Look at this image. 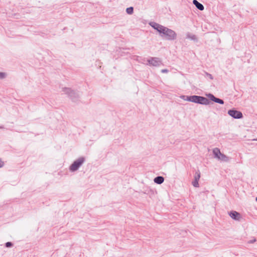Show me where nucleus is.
<instances>
[{"instance_id":"obj_1","label":"nucleus","mask_w":257,"mask_h":257,"mask_svg":"<svg viewBox=\"0 0 257 257\" xmlns=\"http://www.w3.org/2000/svg\"><path fill=\"white\" fill-rule=\"evenodd\" d=\"M149 25L159 33L163 39L174 41L177 38L176 33L172 29L154 22H150Z\"/></svg>"},{"instance_id":"obj_2","label":"nucleus","mask_w":257,"mask_h":257,"mask_svg":"<svg viewBox=\"0 0 257 257\" xmlns=\"http://www.w3.org/2000/svg\"><path fill=\"white\" fill-rule=\"evenodd\" d=\"M206 96L209 98L199 95H190V102L198 103L202 105H208L210 103V100L215 102L216 103H219L220 104H223L224 103L223 99L216 97L213 94L209 93L206 94Z\"/></svg>"},{"instance_id":"obj_3","label":"nucleus","mask_w":257,"mask_h":257,"mask_svg":"<svg viewBox=\"0 0 257 257\" xmlns=\"http://www.w3.org/2000/svg\"><path fill=\"white\" fill-rule=\"evenodd\" d=\"M62 91L64 92L65 94H67L72 101L77 102L78 100L79 97L78 92L75 91L68 87L63 88Z\"/></svg>"},{"instance_id":"obj_4","label":"nucleus","mask_w":257,"mask_h":257,"mask_svg":"<svg viewBox=\"0 0 257 257\" xmlns=\"http://www.w3.org/2000/svg\"><path fill=\"white\" fill-rule=\"evenodd\" d=\"M85 159L83 157H81L78 159L75 160L73 163L69 167V170L74 172L77 171L79 168L84 163Z\"/></svg>"},{"instance_id":"obj_5","label":"nucleus","mask_w":257,"mask_h":257,"mask_svg":"<svg viewBox=\"0 0 257 257\" xmlns=\"http://www.w3.org/2000/svg\"><path fill=\"white\" fill-rule=\"evenodd\" d=\"M227 113L229 115L235 119H241L243 117L242 112L236 110L235 108L228 110Z\"/></svg>"},{"instance_id":"obj_6","label":"nucleus","mask_w":257,"mask_h":257,"mask_svg":"<svg viewBox=\"0 0 257 257\" xmlns=\"http://www.w3.org/2000/svg\"><path fill=\"white\" fill-rule=\"evenodd\" d=\"M147 61L149 65L153 66H159L162 64L161 59L157 57H151Z\"/></svg>"},{"instance_id":"obj_7","label":"nucleus","mask_w":257,"mask_h":257,"mask_svg":"<svg viewBox=\"0 0 257 257\" xmlns=\"http://www.w3.org/2000/svg\"><path fill=\"white\" fill-rule=\"evenodd\" d=\"M200 178V172L199 170H198L195 172V174L194 176V180L192 181V184L195 187H199V181Z\"/></svg>"},{"instance_id":"obj_8","label":"nucleus","mask_w":257,"mask_h":257,"mask_svg":"<svg viewBox=\"0 0 257 257\" xmlns=\"http://www.w3.org/2000/svg\"><path fill=\"white\" fill-rule=\"evenodd\" d=\"M230 217L235 220H239L241 215L239 213L236 211H231L229 212Z\"/></svg>"},{"instance_id":"obj_9","label":"nucleus","mask_w":257,"mask_h":257,"mask_svg":"<svg viewBox=\"0 0 257 257\" xmlns=\"http://www.w3.org/2000/svg\"><path fill=\"white\" fill-rule=\"evenodd\" d=\"M193 4L195 5V6L196 7L197 9H198L200 11H203L204 9V6L198 2L197 0H193Z\"/></svg>"},{"instance_id":"obj_10","label":"nucleus","mask_w":257,"mask_h":257,"mask_svg":"<svg viewBox=\"0 0 257 257\" xmlns=\"http://www.w3.org/2000/svg\"><path fill=\"white\" fill-rule=\"evenodd\" d=\"M154 181L155 183L160 185L164 182V178L162 176H159L154 178Z\"/></svg>"},{"instance_id":"obj_11","label":"nucleus","mask_w":257,"mask_h":257,"mask_svg":"<svg viewBox=\"0 0 257 257\" xmlns=\"http://www.w3.org/2000/svg\"><path fill=\"white\" fill-rule=\"evenodd\" d=\"M212 152H213V154L214 155V158L218 159V158H219L220 155H221V153L220 150L217 148H215L213 149Z\"/></svg>"},{"instance_id":"obj_12","label":"nucleus","mask_w":257,"mask_h":257,"mask_svg":"<svg viewBox=\"0 0 257 257\" xmlns=\"http://www.w3.org/2000/svg\"><path fill=\"white\" fill-rule=\"evenodd\" d=\"M219 160H220L223 162H227L229 161V158L226 156L225 155L221 153V155H220L219 158H218Z\"/></svg>"},{"instance_id":"obj_13","label":"nucleus","mask_w":257,"mask_h":257,"mask_svg":"<svg viewBox=\"0 0 257 257\" xmlns=\"http://www.w3.org/2000/svg\"><path fill=\"white\" fill-rule=\"evenodd\" d=\"M187 38L195 41L197 40V37L195 35L191 34L189 33L187 34Z\"/></svg>"},{"instance_id":"obj_14","label":"nucleus","mask_w":257,"mask_h":257,"mask_svg":"<svg viewBox=\"0 0 257 257\" xmlns=\"http://www.w3.org/2000/svg\"><path fill=\"white\" fill-rule=\"evenodd\" d=\"M126 12L128 15H132L134 13V8L132 7H130L129 8H126Z\"/></svg>"},{"instance_id":"obj_15","label":"nucleus","mask_w":257,"mask_h":257,"mask_svg":"<svg viewBox=\"0 0 257 257\" xmlns=\"http://www.w3.org/2000/svg\"><path fill=\"white\" fill-rule=\"evenodd\" d=\"M180 98H181L184 100H186L188 101H189V100H190V96L182 95L180 96Z\"/></svg>"},{"instance_id":"obj_16","label":"nucleus","mask_w":257,"mask_h":257,"mask_svg":"<svg viewBox=\"0 0 257 257\" xmlns=\"http://www.w3.org/2000/svg\"><path fill=\"white\" fill-rule=\"evenodd\" d=\"M13 243L12 242H7L6 243H5V246L6 247H11L13 246Z\"/></svg>"},{"instance_id":"obj_17","label":"nucleus","mask_w":257,"mask_h":257,"mask_svg":"<svg viewBox=\"0 0 257 257\" xmlns=\"http://www.w3.org/2000/svg\"><path fill=\"white\" fill-rule=\"evenodd\" d=\"M6 74L4 72H0V79H2L6 77Z\"/></svg>"},{"instance_id":"obj_18","label":"nucleus","mask_w":257,"mask_h":257,"mask_svg":"<svg viewBox=\"0 0 257 257\" xmlns=\"http://www.w3.org/2000/svg\"><path fill=\"white\" fill-rule=\"evenodd\" d=\"M255 241H256L255 238H253V239H251V240H250L248 241V243H253L255 242Z\"/></svg>"},{"instance_id":"obj_19","label":"nucleus","mask_w":257,"mask_h":257,"mask_svg":"<svg viewBox=\"0 0 257 257\" xmlns=\"http://www.w3.org/2000/svg\"><path fill=\"white\" fill-rule=\"evenodd\" d=\"M168 72H169V70H168L167 69H162L161 70V72L163 73H168Z\"/></svg>"},{"instance_id":"obj_20","label":"nucleus","mask_w":257,"mask_h":257,"mask_svg":"<svg viewBox=\"0 0 257 257\" xmlns=\"http://www.w3.org/2000/svg\"><path fill=\"white\" fill-rule=\"evenodd\" d=\"M206 75H207V76H209V77L211 79H213V77H212V75H211V74H209V73H206Z\"/></svg>"},{"instance_id":"obj_21","label":"nucleus","mask_w":257,"mask_h":257,"mask_svg":"<svg viewBox=\"0 0 257 257\" xmlns=\"http://www.w3.org/2000/svg\"><path fill=\"white\" fill-rule=\"evenodd\" d=\"M4 165V163L3 161H0V168L3 167Z\"/></svg>"},{"instance_id":"obj_22","label":"nucleus","mask_w":257,"mask_h":257,"mask_svg":"<svg viewBox=\"0 0 257 257\" xmlns=\"http://www.w3.org/2000/svg\"><path fill=\"white\" fill-rule=\"evenodd\" d=\"M253 141H257V139H253Z\"/></svg>"},{"instance_id":"obj_23","label":"nucleus","mask_w":257,"mask_h":257,"mask_svg":"<svg viewBox=\"0 0 257 257\" xmlns=\"http://www.w3.org/2000/svg\"><path fill=\"white\" fill-rule=\"evenodd\" d=\"M255 201L257 202V197L255 198Z\"/></svg>"},{"instance_id":"obj_24","label":"nucleus","mask_w":257,"mask_h":257,"mask_svg":"<svg viewBox=\"0 0 257 257\" xmlns=\"http://www.w3.org/2000/svg\"><path fill=\"white\" fill-rule=\"evenodd\" d=\"M0 161H1V160L0 159Z\"/></svg>"}]
</instances>
